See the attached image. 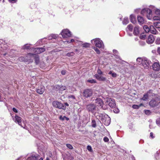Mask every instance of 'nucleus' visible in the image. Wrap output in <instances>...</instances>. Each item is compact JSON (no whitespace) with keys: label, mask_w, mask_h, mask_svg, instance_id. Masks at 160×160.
Returning <instances> with one entry per match:
<instances>
[{"label":"nucleus","mask_w":160,"mask_h":160,"mask_svg":"<svg viewBox=\"0 0 160 160\" xmlns=\"http://www.w3.org/2000/svg\"><path fill=\"white\" fill-rule=\"evenodd\" d=\"M160 103V98L158 97L153 98L150 101L149 105L150 106L153 107L158 106Z\"/></svg>","instance_id":"f257e3e1"},{"label":"nucleus","mask_w":160,"mask_h":160,"mask_svg":"<svg viewBox=\"0 0 160 160\" xmlns=\"http://www.w3.org/2000/svg\"><path fill=\"white\" fill-rule=\"evenodd\" d=\"M93 94V91L92 89H85L82 93L83 96L86 98H89L91 97Z\"/></svg>","instance_id":"f03ea898"},{"label":"nucleus","mask_w":160,"mask_h":160,"mask_svg":"<svg viewBox=\"0 0 160 160\" xmlns=\"http://www.w3.org/2000/svg\"><path fill=\"white\" fill-rule=\"evenodd\" d=\"M61 34L63 38H68L71 37V32L68 29L62 30Z\"/></svg>","instance_id":"7ed1b4c3"},{"label":"nucleus","mask_w":160,"mask_h":160,"mask_svg":"<svg viewBox=\"0 0 160 160\" xmlns=\"http://www.w3.org/2000/svg\"><path fill=\"white\" fill-rule=\"evenodd\" d=\"M106 103L109 106L112 108H114L116 106L115 101L113 98H107Z\"/></svg>","instance_id":"20e7f679"},{"label":"nucleus","mask_w":160,"mask_h":160,"mask_svg":"<svg viewBox=\"0 0 160 160\" xmlns=\"http://www.w3.org/2000/svg\"><path fill=\"white\" fill-rule=\"evenodd\" d=\"M52 105L54 107L56 108H58L59 109H64V106L63 105V104L57 101H54L52 102Z\"/></svg>","instance_id":"39448f33"},{"label":"nucleus","mask_w":160,"mask_h":160,"mask_svg":"<svg viewBox=\"0 0 160 160\" xmlns=\"http://www.w3.org/2000/svg\"><path fill=\"white\" fill-rule=\"evenodd\" d=\"M150 61L148 59H142L141 63L142 66L144 68L147 69L149 68L150 65Z\"/></svg>","instance_id":"423d86ee"},{"label":"nucleus","mask_w":160,"mask_h":160,"mask_svg":"<svg viewBox=\"0 0 160 160\" xmlns=\"http://www.w3.org/2000/svg\"><path fill=\"white\" fill-rule=\"evenodd\" d=\"M28 56H30V57H33L35 59V62L36 64H38L40 62L39 57L38 55H35L33 54L28 53L27 54Z\"/></svg>","instance_id":"0eeeda50"},{"label":"nucleus","mask_w":160,"mask_h":160,"mask_svg":"<svg viewBox=\"0 0 160 160\" xmlns=\"http://www.w3.org/2000/svg\"><path fill=\"white\" fill-rule=\"evenodd\" d=\"M95 103L97 106H101L103 109H106V108L103 106L104 103L102 99L99 98H97L96 99Z\"/></svg>","instance_id":"6e6552de"},{"label":"nucleus","mask_w":160,"mask_h":160,"mask_svg":"<svg viewBox=\"0 0 160 160\" xmlns=\"http://www.w3.org/2000/svg\"><path fill=\"white\" fill-rule=\"evenodd\" d=\"M155 15L153 18L154 20H160V10L157 9L155 11Z\"/></svg>","instance_id":"1a4fd4ad"},{"label":"nucleus","mask_w":160,"mask_h":160,"mask_svg":"<svg viewBox=\"0 0 160 160\" xmlns=\"http://www.w3.org/2000/svg\"><path fill=\"white\" fill-rule=\"evenodd\" d=\"M36 91L38 93L42 94L45 91V87L41 85L36 89Z\"/></svg>","instance_id":"9d476101"},{"label":"nucleus","mask_w":160,"mask_h":160,"mask_svg":"<svg viewBox=\"0 0 160 160\" xmlns=\"http://www.w3.org/2000/svg\"><path fill=\"white\" fill-rule=\"evenodd\" d=\"M86 108L89 112H93L95 109L96 106L94 104H91L87 105Z\"/></svg>","instance_id":"9b49d317"},{"label":"nucleus","mask_w":160,"mask_h":160,"mask_svg":"<svg viewBox=\"0 0 160 160\" xmlns=\"http://www.w3.org/2000/svg\"><path fill=\"white\" fill-rule=\"evenodd\" d=\"M152 68L154 71H159L160 70V65L158 62H154L152 65Z\"/></svg>","instance_id":"f8f14e48"},{"label":"nucleus","mask_w":160,"mask_h":160,"mask_svg":"<svg viewBox=\"0 0 160 160\" xmlns=\"http://www.w3.org/2000/svg\"><path fill=\"white\" fill-rule=\"evenodd\" d=\"M102 122L106 126L108 125L110 123V118L109 117H103L102 118Z\"/></svg>","instance_id":"ddd939ff"},{"label":"nucleus","mask_w":160,"mask_h":160,"mask_svg":"<svg viewBox=\"0 0 160 160\" xmlns=\"http://www.w3.org/2000/svg\"><path fill=\"white\" fill-rule=\"evenodd\" d=\"M155 40V38L153 35L150 34L148 37L147 42L149 44L152 43Z\"/></svg>","instance_id":"4468645a"},{"label":"nucleus","mask_w":160,"mask_h":160,"mask_svg":"<svg viewBox=\"0 0 160 160\" xmlns=\"http://www.w3.org/2000/svg\"><path fill=\"white\" fill-rule=\"evenodd\" d=\"M14 121L15 122L18 123L20 126H21L22 118L21 117L16 115L14 117Z\"/></svg>","instance_id":"2eb2a0df"},{"label":"nucleus","mask_w":160,"mask_h":160,"mask_svg":"<svg viewBox=\"0 0 160 160\" xmlns=\"http://www.w3.org/2000/svg\"><path fill=\"white\" fill-rule=\"evenodd\" d=\"M94 43L95 46L99 48L102 47V44L101 41L98 39H96L94 40Z\"/></svg>","instance_id":"dca6fc26"},{"label":"nucleus","mask_w":160,"mask_h":160,"mask_svg":"<svg viewBox=\"0 0 160 160\" xmlns=\"http://www.w3.org/2000/svg\"><path fill=\"white\" fill-rule=\"evenodd\" d=\"M146 15L147 16V17L148 19L149 20L151 19L152 18V11L149 8L147 9V12L146 13Z\"/></svg>","instance_id":"f3484780"},{"label":"nucleus","mask_w":160,"mask_h":160,"mask_svg":"<svg viewBox=\"0 0 160 160\" xmlns=\"http://www.w3.org/2000/svg\"><path fill=\"white\" fill-rule=\"evenodd\" d=\"M39 157V155L35 156L34 155H32L30 157H28L27 160H38Z\"/></svg>","instance_id":"a211bd4d"},{"label":"nucleus","mask_w":160,"mask_h":160,"mask_svg":"<svg viewBox=\"0 0 160 160\" xmlns=\"http://www.w3.org/2000/svg\"><path fill=\"white\" fill-rule=\"evenodd\" d=\"M150 32L152 34H156L157 32H158L152 25H151L150 26Z\"/></svg>","instance_id":"6ab92c4d"},{"label":"nucleus","mask_w":160,"mask_h":160,"mask_svg":"<svg viewBox=\"0 0 160 160\" xmlns=\"http://www.w3.org/2000/svg\"><path fill=\"white\" fill-rule=\"evenodd\" d=\"M133 34L135 36H138L139 33V27L136 26L134 29Z\"/></svg>","instance_id":"aec40b11"},{"label":"nucleus","mask_w":160,"mask_h":160,"mask_svg":"<svg viewBox=\"0 0 160 160\" xmlns=\"http://www.w3.org/2000/svg\"><path fill=\"white\" fill-rule=\"evenodd\" d=\"M138 20L140 24H142L145 22V20L143 17L141 16H138L137 17Z\"/></svg>","instance_id":"412c9836"},{"label":"nucleus","mask_w":160,"mask_h":160,"mask_svg":"<svg viewBox=\"0 0 160 160\" xmlns=\"http://www.w3.org/2000/svg\"><path fill=\"white\" fill-rule=\"evenodd\" d=\"M130 19L131 22L135 24L136 22V18L133 15H131L130 16Z\"/></svg>","instance_id":"4be33fe9"},{"label":"nucleus","mask_w":160,"mask_h":160,"mask_svg":"<svg viewBox=\"0 0 160 160\" xmlns=\"http://www.w3.org/2000/svg\"><path fill=\"white\" fill-rule=\"evenodd\" d=\"M31 50H32V52L34 53L33 54L35 55H37L39 54L37 48H33Z\"/></svg>","instance_id":"5701e85b"},{"label":"nucleus","mask_w":160,"mask_h":160,"mask_svg":"<svg viewBox=\"0 0 160 160\" xmlns=\"http://www.w3.org/2000/svg\"><path fill=\"white\" fill-rule=\"evenodd\" d=\"M150 27H149L148 25H144L143 26V29H144L145 31L147 33L150 32Z\"/></svg>","instance_id":"b1692460"},{"label":"nucleus","mask_w":160,"mask_h":160,"mask_svg":"<svg viewBox=\"0 0 160 160\" xmlns=\"http://www.w3.org/2000/svg\"><path fill=\"white\" fill-rule=\"evenodd\" d=\"M148 94L147 93H145L143 95V97L141 98V99L144 101H146L148 99Z\"/></svg>","instance_id":"393cba45"},{"label":"nucleus","mask_w":160,"mask_h":160,"mask_svg":"<svg viewBox=\"0 0 160 160\" xmlns=\"http://www.w3.org/2000/svg\"><path fill=\"white\" fill-rule=\"evenodd\" d=\"M133 27L132 25L130 24L128 25L127 28V29L130 32H132L133 30Z\"/></svg>","instance_id":"a878e982"},{"label":"nucleus","mask_w":160,"mask_h":160,"mask_svg":"<svg viewBox=\"0 0 160 160\" xmlns=\"http://www.w3.org/2000/svg\"><path fill=\"white\" fill-rule=\"evenodd\" d=\"M154 25L156 28H160V22H155L154 23Z\"/></svg>","instance_id":"bb28decb"},{"label":"nucleus","mask_w":160,"mask_h":160,"mask_svg":"<svg viewBox=\"0 0 160 160\" xmlns=\"http://www.w3.org/2000/svg\"><path fill=\"white\" fill-rule=\"evenodd\" d=\"M37 48L38 49V50L39 54H40L42 52H44L45 50V48Z\"/></svg>","instance_id":"cd10ccee"},{"label":"nucleus","mask_w":160,"mask_h":160,"mask_svg":"<svg viewBox=\"0 0 160 160\" xmlns=\"http://www.w3.org/2000/svg\"><path fill=\"white\" fill-rule=\"evenodd\" d=\"M148 8H145L143 9L141 11V14L144 15H146V13L147 12V10Z\"/></svg>","instance_id":"c85d7f7f"},{"label":"nucleus","mask_w":160,"mask_h":160,"mask_svg":"<svg viewBox=\"0 0 160 160\" xmlns=\"http://www.w3.org/2000/svg\"><path fill=\"white\" fill-rule=\"evenodd\" d=\"M82 46L83 48H89L90 46V44L88 43H86L82 44Z\"/></svg>","instance_id":"c756f323"},{"label":"nucleus","mask_w":160,"mask_h":160,"mask_svg":"<svg viewBox=\"0 0 160 160\" xmlns=\"http://www.w3.org/2000/svg\"><path fill=\"white\" fill-rule=\"evenodd\" d=\"M57 38V36L56 35L54 34H51L50 36L48 37L49 39H52V38L56 39Z\"/></svg>","instance_id":"7c9ffc66"},{"label":"nucleus","mask_w":160,"mask_h":160,"mask_svg":"<svg viewBox=\"0 0 160 160\" xmlns=\"http://www.w3.org/2000/svg\"><path fill=\"white\" fill-rule=\"evenodd\" d=\"M106 79H107L106 78L102 76H100L99 79L98 80L99 81H106Z\"/></svg>","instance_id":"2f4dec72"},{"label":"nucleus","mask_w":160,"mask_h":160,"mask_svg":"<svg viewBox=\"0 0 160 160\" xmlns=\"http://www.w3.org/2000/svg\"><path fill=\"white\" fill-rule=\"evenodd\" d=\"M123 23L124 24H127L129 22V20L128 18H124L122 21Z\"/></svg>","instance_id":"473e14b6"},{"label":"nucleus","mask_w":160,"mask_h":160,"mask_svg":"<svg viewBox=\"0 0 160 160\" xmlns=\"http://www.w3.org/2000/svg\"><path fill=\"white\" fill-rule=\"evenodd\" d=\"M92 127L93 128H95L97 126L95 121L94 120H92Z\"/></svg>","instance_id":"72a5a7b5"},{"label":"nucleus","mask_w":160,"mask_h":160,"mask_svg":"<svg viewBox=\"0 0 160 160\" xmlns=\"http://www.w3.org/2000/svg\"><path fill=\"white\" fill-rule=\"evenodd\" d=\"M87 82L91 83H96L97 82L96 80L94 79L88 80Z\"/></svg>","instance_id":"f704fd0d"},{"label":"nucleus","mask_w":160,"mask_h":160,"mask_svg":"<svg viewBox=\"0 0 160 160\" xmlns=\"http://www.w3.org/2000/svg\"><path fill=\"white\" fill-rule=\"evenodd\" d=\"M144 111L145 113L147 115H149L151 113V112L149 110H145Z\"/></svg>","instance_id":"c9c22d12"},{"label":"nucleus","mask_w":160,"mask_h":160,"mask_svg":"<svg viewBox=\"0 0 160 160\" xmlns=\"http://www.w3.org/2000/svg\"><path fill=\"white\" fill-rule=\"evenodd\" d=\"M74 54V53L73 52H71L67 53L66 54V56L68 57H71L73 56Z\"/></svg>","instance_id":"e433bc0d"},{"label":"nucleus","mask_w":160,"mask_h":160,"mask_svg":"<svg viewBox=\"0 0 160 160\" xmlns=\"http://www.w3.org/2000/svg\"><path fill=\"white\" fill-rule=\"evenodd\" d=\"M93 49L95 51L96 53L98 54H100V50L96 47H94L93 48Z\"/></svg>","instance_id":"4c0bfd02"},{"label":"nucleus","mask_w":160,"mask_h":160,"mask_svg":"<svg viewBox=\"0 0 160 160\" xmlns=\"http://www.w3.org/2000/svg\"><path fill=\"white\" fill-rule=\"evenodd\" d=\"M61 85H56L55 86V87L57 91H60Z\"/></svg>","instance_id":"58836bf2"},{"label":"nucleus","mask_w":160,"mask_h":160,"mask_svg":"<svg viewBox=\"0 0 160 160\" xmlns=\"http://www.w3.org/2000/svg\"><path fill=\"white\" fill-rule=\"evenodd\" d=\"M146 37V35L144 33L141 34L140 35V38L142 39H144Z\"/></svg>","instance_id":"ea45409f"},{"label":"nucleus","mask_w":160,"mask_h":160,"mask_svg":"<svg viewBox=\"0 0 160 160\" xmlns=\"http://www.w3.org/2000/svg\"><path fill=\"white\" fill-rule=\"evenodd\" d=\"M66 146L68 148H69V149H73V147L71 144H66Z\"/></svg>","instance_id":"a19ab883"},{"label":"nucleus","mask_w":160,"mask_h":160,"mask_svg":"<svg viewBox=\"0 0 160 160\" xmlns=\"http://www.w3.org/2000/svg\"><path fill=\"white\" fill-rule=\"evenodd\" d=\"M67 88L65 86L61 85L60 87V91H62L66 90Z\"/></svg>","instance_id":"79ce46f5"},{"label":"nucleus","mask_w":160,"mask_h":160,"mask_svg":"<svg viewBox=\"0 0 160 160\" xmlns=\"http://www.w3.org/2000/svg\"><path fill=\"white\" fill-rule=\"evenodd\" d=\"M155 43L157 44H160V38H157L156 41Z\"/></svg>","instance_id":"37998d69"},{"label":"nucleus","mask_w":160,"mask_h":160,"mask_svg":"<svg viewBox=\"0 0 160 160\" xmlns=\"http://www.w3.org/2000/svg\"><path fill=\"white\" fill-rule=\"evenodd\" d=\"M87 148L89 151L91 152L92 151V148L90 146L88 145L87 146Z\"/></svg>","instance_id":"c03bdc74"},{"label":"nucleus","mask_w":160,"mask_h":160,"mask_svg":"<svg viewBox=\"0 0 160 160\" xmlns=\"http://www.w3.org/2000/svg\"><path fill=\"white\" fill-rule=\"evenodd\" d=\"M113 111L115 113H118L119 112V110L118 108H115L113 109Z\"/></svg>","instance_id":"a18cd8bd"},{"label":"nucleus","mask_w":160,"mask_h":160,"mask_svg":"<svg viewBox=\"0 0 160 160\" xmlns=\"http://www.w3.org/2000/svg\"><path fill=\"white\" fill-rule=\"evenodd\" d=\"M132 108L133 109H138L139 108V106L135 104L132 105Z\"/></svg>","instance_id":"49530a36"},{"label":"nucleus","mask_w":160,"mask_h":160,"mask_svg":"<svg viewBox=\"0 0 160 160\" xmlns=\"http://www.w3.org/2000/svg\"><path fill=\"white\" fill-rule=\"evenodd\" d=\"M100 76H100L98 74H95L94 75V77H95V78L98 80H99Z\"/></svg>","instance_id":"de8ad7c7"},{"label":"nucleus","mask_w":160,"mask_h":160,"mask_svg":"<svg viewBox=\"0 0 160 160\" xmlns=\"http://www.w3.org/2000/svg\"><path fill=\"white\" fill-rule=\"evenodd\" d=\"M18 60L20 61H23L25 60V58L23 57H21L19 58Z\"/></svg>","instance_id":"09e8293b"},{"label":"nucleus","mask_w":160,"mask_h":160,"mask_svg":"<svg viewBox=\"0 0 160 160\" xmlns=\"http://www.w3.org/2000/svg\"><path fill=\"white\" fill-rule=\"evenodd\" d=\"M103 141L105 142H108L109 141V139L107 137L105 136L103 138Z\"/></svg>","instance_id":"8fccbe9b"},{"label":"nucleus","mask_w":160,"mask_h":160,"mask_svg":"<svg viewBox=\"0 0 160 160\" xmlns=\"http://www.w3.org/2000/svg\"><path fill=\"white\" fill-rule=\"evenodd\" d=\"M97 72H98V74L99 75H101L102 74V72L99 69H98Z\"/></svg>","instance_id":"3c124183"},{"label":"nucleus","mask_w":160,"mask_h":160,"mask_svg":"<svg viewBox=\"0 0 160 160\" xmlns=\"http://www.w3.org/2000/svg\"><path fill=\"white\" fill-rule=\"evenodd\" d=\"M142 58H138L137 59V62H142Z\"/></svg>","instance_id":"603ef678"},{"label":"nucleus","mask_w":160,"mask_h":160,"mask_svg":"<svg viewBox=\"0 0 160 160\" xmlns=\"http://www.w3.org/2000/svg\"><path fill=\"white\" fill-rule=\"evenodd\" d=\"M112 76L113 77L115 78L117 77V74L115 72H113L112 73Z\"/></svg>","instance_id":"864d4df0"},{"label":"nucleus","mask_w":160,"mask_h":160,"mask_svg":"<svg viewBox=\"0 0 160 160\" xmlns=\"http://www.w3.org/2000/svg\"><path fill=\"white\" fill-rule=\"evenodd\" d=\"M68 98H72L73 99H75V97L73 95H70V96H68Z\"/></svg>","instance_id":"5fc2aeb1"},{"label":"nucleus","mask_w":160,"mask_h":160,"mask_svg":"<svg viewBox=\"0 0 160 160\" xmlns=\"http://www.w3.org/2000/svg\"><path fill=\"white\" fill-rule=\"evenodd\" d=\"M30 47L29 46H25L24 47V49H29Z\"/></svg>","instance_id":"6e6d98bb"},{"label":"nucleus","mask_w":160,"mask_h":160,"mask_svg":"<svg viewBox=\"0 0 160 160\" xmlns=\"http://www.w3.org/2000/svg\"><path fill=\"white\" fill-rule=\"evenodd\" d=\"M61 74H62V75H65L66 73V71L65 70H62V71L61 72Z\"/></svg>","instance_id":"4d7b16f0"},{"label":"nucleus","mask_w":160,"mask_h":160,"mask_svg":"<svg viewBox=\"0 0 160 160\" xmlns=\"http://www.w3.org/2000/svg\"><path fill=\"white\" fill-rule=\"evenodd\" d=\"M150 137L152 138H154V136H153V134L152 132H151L150 133Z\"/></svg>","instance_id":"13d9d810"},{"label":"nucleus","mask_w":160,"mask_h":160,"mask_svg":"<svg viewBox=\"0 0 160 160\" xmlns=\"http://www.w3.org/2000/svg\"><path fill=\"white\" fill-rule=\"evenodd\" d=\"M12 110L14 112L16 113H17L18 112V110H17V109L14 108H13Z\"/></svg>","instance_id":"bf43d9fd"},{"label":"nucleus","mask_w":160,"mask_h":160,"mask_svg":"<svg viewBox=\"0 0 160 160\" xmlns=\"http://www.w3.org/2000/svg\"><path fill=\"white\" fill-rule=\"evenodd\" d=\"M158 53L160 55V47H158L157 50Z\"/></svg>","instance_id":"052dcab7"},{"label":"nucleus","mask_w":160,"mask_h":160,"mask_svg":"<svg viewBox=\"0 0 160 160\" xmlns=\"http://www.w3.org/2000/svg\"><path fill=\"white\" fill-rule=\"evenodd\" d=\"M9 1L11 2L14 3L17 2V0H9Z\"/></svg>","instance_id":"680f3d73"},{"label":"nucleus","mask_w":160,"mask_h":160,"mask_svg":"<svg viewBox=\"0 0 160 160\" xmlns=\"http://www.w3.org/2000/svg\"><path fill=\"white\" fill-rule=\"evenodd\" d=\"M74 40L73 39H72L71 40V41L70 42H74Z\"/></svg>","instance_id":"e2e57ef3"},{"label":"nucleus","mask_w":160,"mask_h":160,"mask_svg":"<svg viewBox=\"0 0 160 160\" xmlns=\"http://www.w3.org/2000/svg\"><path fill=\"white\" fill-rule=\"evenodd\" d=\"M113 72H112V71H110L109 73H108V74H111L112 75V73Z\"/></svg>","instance_id":"0e129e2a"},{"label":"nucleus","mask_w":160,"mask_h":160,"mask_svg":"<svg viewBox=\"0 0 160 160\" xmlns=\"http://www.w3.org/2000/svg\"><path fill=\"white\" fill-rule=\"evenodd\" d=\"M65 105L67 106H69L67 102L65 103Z\"/></svg>","instance_id":"69168bd1"},{"label":"nucleus","mask_w":160,"mask_h":160,"mask_svg":"<svg viewBox=\"0 0 160 160\" xmlns=\"http://www.w3.org/2000/svg\"><path fill=\"white\" fill-rule=\"evenodd\" d=\"M64 118H66V119L67 120H69V118L67 117H66L65 116H64Z\"/></svg>","instance_id":"338daca9"},{"label":"nucleus","mask_w":160,"mask_h":160,"mask_svg":"<svg viewBox=\"0 0 160 160\" xmlns=\"http://www.w3.org/2000/svg\"><path fill=\"white\" fill-rule=\"evenodd\" d=\"M43 158H41L39 159V160H43Z\"/></svg>","instance_id":"774afa93"}]
</instances>
